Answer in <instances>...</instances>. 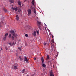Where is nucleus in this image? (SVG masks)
<instances>
[{
    "mask_svg": "<svg viewBox=\"0 0 76 76\" xmlns=\"http://www.w3.org/2000/svg\"><path fill=\"white\" fill-rule=\"evenodd\" d=\"M50 76H54L53 74V73L52 72H50Z\"/></svg>",
    "mask_w": 76,
    "mask_h": 76,
    "instance_id": "nucleus-10",
    "label": "nucleus"
},
{
    "mask_svg": "<svg viewBox=\"0 0 76 76\" xmlns=\"http://www.w3.org/2000/svg\"><path fill=\"white\" fill-rule=\"evenodd\" d=\"M52 42H53V43H54V42L53 40H52Z\"/></svg>",
    "mask_w": 76,
    "mask_h": 76,
    "instance_id": "nucleus-34",
    "label": "nucleus"
},
{
    "mask_svg": "<svg viewBox=\"0 0 76 76\" xmlns=\"http://www.w3.org/2000/svg\"><path fill=\"white\" fill-rule=\"evenodd\" d=\"M9 44L10 45H11V46H12V43H9Z\"/></svg>",
    "mask_w": 76,
    "mask_h": 76,
    "instance_id": "nucleus-23",
    "label": "nucleus"
},
{
    "mask_svg": "<svg viewBox=\"0 0 76 76\" xmlns=\"http://www.w3.org/2000/svg\"><path fill=\"white\" fill-rule=\"evenodd\" d=\"M31 10L29 9L28 10V16H29L31 15Z\"/></svg>",
    "mask_w": 76,
    "mask_h": 76,
    "instance_id": "nucleus-2",
    "label": "nucleus"
},
{
    "mask_svg": "<svg viewBox=\"0 0 76 76\" xmlns=\"http://www.w3.org/2000/svg\"><path fill=\"white\" fill-rule=\"evenodd\" d=\"M18 5H19V6H21V4H21V2H20V1H18Z\"/></svg>",
    "mask_w": 76,
    "mask_h": 76,
    "instance_id": "nucleus-6",
    "label": "nucleus"
},
{
    "mask_svg": "<svg viewBox=\"0 0 76 76\" xmlns=\"http://www.w3.org/2000/svg\"><path fill=\"white\" fill-rule=\"evenodd\" d=\"M52 38H54V36H53V35H52Z\"/></svg>",
    "mask_w": 76,
    "mask_h": 76,
    "instance_id": "nucleus-32",
    "label": "nucleus"
},
{
    "mask_svg": "<svg viewBox=\"0 0 76 76\" xmlns=\"http://www.w3.org/2000/svg\"><path fill=\"white\" fill-rule=\"evenodd\" d=\"M37 32V35H39V30H38L37 31H36Z\"/></svg>",
    "mask_w": 76,
    "mask_h": 76,
    "instance_id": "nucleus-19",
    "label": "nucleus"
},
{
    "mask_svg": "<svg viewBox=\"0 0 76 76\" xmlns=\"http://www.w3.org/2000/svg\"><path fill=\"white\" fill-rule=\"evenodd\" d=\"M34 60H37V58H34Z\"/></svg>",
    "mask_w": 76,
    "mask_h": 76,
    "instance_id": "nucleus-28",
    "label": "nucleus"
},
{
    "mask_svg": "<svg viewBox=\"0 0 76 76\" xmlns=\"http://www.w3.org/2000/svg\"><path fill=\"white\" fill-rule=\"evenodd\" d=\"M44 45H47V43H44Z\"/></svg>",
    "mask_w": 76,
    "mask_h": 76,
    "instance_id": "nucleus-29",
    "label": "nucleus"
},
{
    "mask_svg": "<svg viewBox=\"0 0 76 76\" xmlns=\"http://www.w3.org/2000/svg\"><path fill=\"white\" fill-rule=\"evenodd\" d=\"M1 50H2V48H1Z\"/></svg>",
    "mask_w": 76,
    "mask_h": 76,
    "instance_id": "nucleus-36",
    "label": "nucleus"
},
{
    "mask_svg": "<svg viewBox=\"0 0 76 76\" xmlns=\"http://www.w3.org/2000/svg\"><path fill=\"white\" fill-rule=\"evenodd\" d=\"M6 38L7 37H5V36L4 37L3 39L4 41H5L6 40Z\"/></svg>",
    "mask_w": 76,
    "mask_h": 76,
    "instance_id": "nucleus-12",
    "label": "nucleus"
},
{
    "mask_svg": "<svg viewBox=\"0 0 76 76\" xmlns=\"http://www.w3.org/2000/svg\"><path fill=\"white\" fill-rule=\"evenodd\" d=\"M19 59L20 61H22V60H23V59L21 57V56L19 57Z\"/></svg>",
    "mask_w": 76,
    "mask_h": 76,
    "instance_id": "nucleus-9",
    "label": "nucleus"
},
{
    "mask_svg": "<svg viewBox=\"0 0 76 76\" xmlns=\"http://www.w3.org/2000/svg\"><path fill=\"white\" fill-rule=\"evenodd\" d=\"M3 10L5 12H7V10L5 9L4 8H3Z\"/></svg>",
    "mask_w": 76,
    "mask_h": 76,
    "instance_id": "nucleus-13",
    "label": "nucleus"
},
{
    "mask_svg": "<svg viewBox=\"0 0 76 76\" xmlns=\"http://www.w3.org/2000/svg\"><path fill=\"white\" fill-rule=\"evenodd\" d=\"M11 34H10L9 37L11 38L12 40H14L15 37H16L17 34L15 33V31L13 30H11L10 31Z\"/></svg>",
    "mask_w": 76,
    "mask_h": 76,
    "instance_id": "nucleus-1",
    "label": "nucleus"
},
{
    "mask_svg": "<svg viewBox=\"0 0 76 76\" xmlns=\"http://www.w3.org/2000/svg\"><path fill=\"white\" fill-rule=\"evenodd\" d=\"M13 10H15V11H17V10H18V8H13Z\"/></svg>",
    "mask_w": 76,
    "mask_h": 76,
    "instance_id": "nucleus-11",
    "label": "nucleus"
},
{
    "mask_svg": "<svg viewBox=\"0 0 76 76\" xmlns=\"http://www.w3.org/2000/svg\"><path fill=\"white\" fill-rule=\"evenodd\" d=\"M11 9H13V7H12L11 8Z\"/></svg>",
    "mask_w": 76,
    "mask_h": 76,
    "instance_id": "nucleus-33",
    "label": "nucleus"
},
{
    "mask_svg": "<svg viewBox=\"0 0 76 76\" xmlns=\"http://www.w3.org/2000/svg\"><path fill=\"white\" fill-rule=\"evenodd\" d=\"M25 69H23V70H22V73H24L25 72Z\"/></svg>",
    "mask_w": 76,
    "mask_h": 76,
    "instance_id": "nucleus-24",
    "label": "nucleus"
},
{
    "mask_svg": "<svg viewBox=\"0 0 76 76\" xmlns=\"http://www.w3.org/2000/svg\"><path fill=\"white\" fill-rule=\"evenodd\" d=\"M24 61H28V59L26 57H25L24 58Z\"/></svg>",
    "mask_w": 76,
    "mask_h": 76,
    "instance_id": "nucleus-7",
    "label": "nucleus"
},
{
    "mask_svg": "<svg viewBox=\"0 0 76 76\" xmlns=\"http://www.w3.org/2000/svg\"><path fill=\"white\" fill-rule=\"evenodd\" d=\"M4 36H4L5 37H7V36H8V33L5 34Z\"/></svg>",
    "mask_w": 76,
    "mask_h": 76,
    "instance_id": "nucleus-17",
    "label": "nucleus"
},
{
    "mask_svg": "<svg viewBox=\"0 0 76 76\" xmlns=\"http://www.w3.org/2000/svg\"><path fill=\"white\" fill-rule=\"evenodd\" d=\"M32 35L34 37H36L37 35V34H36V31H34V32L32 33Z\"/></svg>",
    "mask_w": 76,
    "mask_h": 76,
    "instance_id": "nucleus-3",
    "label": "nucleus"
},
{
    "mask_svg": "<svg viewBox=\"0 0 76 76\" xmlns=\"http://www.w3.org/2000/svg\"><path fill=\"white\" fill-rule=\"evenodd\" d=\"M44 24H45V26H47V25L46 24H45V23H44Z\"/></svg>",
    "mask_w": 76,
    "mask_h": 76,
    "instance_id": "nucleus-35",
    "label": "nucleus"
},
{
    "mask_svg": "<svg viewBox=\"0 0 76 76\" xmlns=\"http://www.w3.org/2000/svg\"><path fill=\"white\" fill-rule=\"evenodd\" d=\"M34 12L35 14H36V13H37V12L36 11V10H34Z\"/></svg>",
    "mask_w": 76,
    "mask_h": 76,
    "instance_id": "nucleus-18",
    "label": "nucleus"
},
{
    "mask_svg": "<svg viewBox=\"0 0 76 76\" xmlns=\"http://www.w3.org/2000/svg\"><path fill=\"white\" fill-rule=\"evenodd\" d=\"M41 61H42V64H43V63H44V58H43V57H42V58H41Z\"/></svg>",
    "mask_w": 76,
    "mask_h": 76,
    "instance_id": "nucleus-8",
    "label": "nucleus"
},
{
    "mask_svg": "<svg viewBox=\"0 0 76 76\" xmlns=\"http://www.w3.org/2000/svg\"><path fill=\"white\" fill-rule=\"evenodd\" d=\"M47 58L48 59V60H49V59L50 58V56H49V55H48L47 56Z\"/></svg>",
    "mask_w": 76,
    "mask_h": 76,
    "instance_id": "nucleus-20",
    "label": "nucleus"
},
{
    "mask_svg": "<svg viewBox=\"0 0 76 76\" xmlns=\"http://www.w3.org/2000/svg\"><path fill=\"white\" fill-rule=\"evenodd\" d=\"M25 45L26 46V47H27V45H26V43H25Z\"/></svg>",
    "mask_w": 76,
    "mask_h": 76,
    "instance_id": "nucleus-30",
    "label": "nucleus"
},
{
    "mask_svg": "<svg viewBox=\"0 0 76 76\" xmlns=\"http://www.w3.org/2000/svg\"><path fill=\"white\" fill-rule=\"evenodd\" d=\"M18 12H21V10H20V9H19L18 10Z\"/></svg>",
    "mask_w": 76,
    "mask_h": 76,
    "instance_id": "nucleus-26",
    "label": "nucleus"
},
{
    "mask_svg": "<svg viewBox=\"0 0 76 76\" xmlns=\"http://www.w3.org/2000/svg\"><path fill=\"white\" fill-rule=\"evenodd\" d=\"M5 50H7L8 49V48L6 46H5Z\"/></svg>",
    "mask_w": 76,
    "mask_h": 76,
    "instance_id": "nucleus-22",
    "label": "nucleus"
},
{
    "mask_svg": "<svg viewBox=\"0 0 76 76\" xmlns=\"http://www.w3.org/2000/svg\"><path fill=\"white\" fill-rule=\"evenodd\" d=\"M14 44H15L14 42H13L12 43V46L13 45H14Z\"/></svg>",
    "mask_w": 76,
    "mask_h": 76,
    "instance_id": "nucleus-27",
    "label": "nucleus"
},
{
    "mask_svg": "<svg viewBox=\"0 0 76 76\" xmlns=\"http://www.w3.org/2000/svg\"><path fill=\"white\" fill-rule=\"evenodd\" d=\"M18 49H19V50H21V49H20V48L19 47L18 48Z\"/></svg>",
    "mask_w": 76,
    "mask_h": 76,
    "instance_id": "nucleus-31",
    "label": "nucleus"
},
{
    "mask_svg": "<svg viewBox=\"0 0 76 76\" xmlns=\"http://www.w3.org/2000/svg\"><path fill=\"white\" fill-rule=\"evenodd\" d=\"M16 19H17V20H19V18L18 15H16Z\"/></svg>",
    "mask_w": 76,
    "mask_h": 76,
    "instance_id": "nucleus-5",
    "label": "nucleus"
},
{
    "mask_svg": "<svg viewBox=\"0 0 76 76\" xmlns=\"http://www.w3.org/2000/svg\"><path fill=\"white\" fill-rule=\"evenodd\" d=\"M17 68H18V66L17 65L15 66H14V69H17Z\"/></svg>",
    "mask_w": 76,
    "mask_h": 76,
    "instance_id": "nucleus-14",
    "label": "nucleus"
},
{
    "mask_svg": "<svg viewBox=\"0 0 76 76\" xmlns=\"http://www.w3.org/2000/svg\"><path fill=\"white\" fill-rule=\"evenodd\" d=\"M9 1L10 3H13L14 2L13 0H9Z\"/></svg>",
    "mask_w": 76,
    "mask_h": 76,
    "instance_id": "nucleus-16",
    "label": "nucleus"
},
{
    "mask_svg": "<svg viewBox=\"0 0 76 76\" xmlns=\"http://www.w3.org/2000/svg\"><path fill=\"white\" fill-rule=\"evenodd\" d=\"M32 4L33 5H34V1H32Z\"/></svg>",
    "mask_w": 76,
    "mask_h": 76,
    "instance_id": "nucleus-21",
    "label": "nucleus"
},
{
    "mask_svg": "<svg viewBox=\"0 0 76 76\" xmlns=\"http://www.w3.org/2000/svg\"><path fill=\"white\" fill-rule=\"evenodd\" d=\"M37 23L39 24V29H40V30H41V27H40V26H40V25L41 24V22H39V21H37Z\"/></svg>",
    "mask_w": 76,
    "mask_h": 76,
    "instance_id": "nucleus-4",
    "label": "nucleus"
},
{
    "mask_svg": "<svg viewBox=\"0 0 76 76\" xmlns=\"http://www.w3.org/2000/svg\"><path fill=\"white\" fill-rule=\"evenodd\" d=\"M42 66L43 67H45V66H46V65L45 64H43L42 65Z\"/></svg>",
    "mask_w": 76,
    "mask_h": 76,
    "instance_id": "nucleus-15",
    "label": "nucleus"
},
{
    "mask_svg": "<svg viewBox=\"0 0 76 76\" xmlns=\"http://www.w3.org/2000/svg\"><path fill=\"white\" fill-rule=\"evenodd\" d=\"M25 37H28V35L27 34H26L25 35Z\"/></svg>",
    "mask_w": 76,
    "mask_h": 76,
    "instance_id": "nucleus-25",
    "label": "nucleus"
},
{
    "mask_svg": "<svg viewBox=\"0 0 76 76\" xmlns=\"http://www.w3.org/2000/svg\"><path fill=\"white\" fill-rule=\"evenodd\" d=\"M13 6V5H12V6Z\"/></svg>",
    "mask_w": 76,
    "mask_h": 76,
    "instance_id": "nucleus-37",
    "label": "nucleus"
}]
</instances>
